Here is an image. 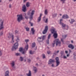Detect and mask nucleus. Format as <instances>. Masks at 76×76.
I'll return each mask as SVG.
<instances>
[{
	"mask_svg": "<svg viewBox=\"0 0 76 76\" xmlns=\"http://www.w3.org/2000/svg\"><path fill=\"white\" fill-rule=\"evenodd\" d=\"M66 27L67 28H69V27L67 26H66Z\"/></svg>",
	"mask_w": 76,
	"mask_h": 76,
	"instance_id": "e2e57ef3",
	"label": "nucleus"
},
{
	"mask_svg": "<svg viewBox=\"0 0 76 76\" xmlns=\"http://www.w3.org/2000/svg\"><path fill=\"white\" fill-rule=\"evenodd\" d=\"M22 10L23 12H26V7L25 5H24L22 7Z\"/></svg>",
	"mask_w": 76,
	"mask_h": 76,
	"instance_id": "f8f14e48",
	"label": "nucleus"
},
{
	"mask_svg": "<svg viewBox=\"0 0 76 76\" xmlns=\"http://www.w3.org/2000/svg\"><path fill=\"white\" fill-rule=\"evenodd\" d=\"M18 45H19V44L18 43H15L14 45V46L12 48V51H15V50H16V49H17V48H18Z\"/></svg>",
	"mask_w": 76,
	"mask_h": 76,
	"instance_id": "39448f33",
	"label": "nucleus"
},
{
	"mask_svg": "<svg viewBox=\"0 0 76 76\" xmlns=\"http://www.w3.org/2000/svg\"><path fill=\"white\" fill-rule=\"evenodd\" d=\"M51 37V34H49L48 37V39H49L50 38V37Z\"/></svg>",
	"mask_w": 76,
	"mask_h": 76,
	"instance_id": "e433bc0d",
	"label": "nucleus"
},
{
	"mask_svg": "<svg viewBox=\"0 0 76 76\" xmlns=\"http://www.w3.org/2000/svg\"><path fill=\"white\" fill-rule=\"evenodd\" d=\"M48 14V11H47V10H45V15H47Z\"/></svg>",
	"mask_w": 76,
	"mask_h": 76,
	"instance_id": "a878e982",
	"label": "nucleus"
},
{
	"mask_svg": "<svg viewBox=\"0 0 76 76\" xmlns=\"http://www.w3.org/2000/svg\"><path fill=\"white\" fill-rule=\"evenodd\" d=\"M31 31L32 32L33 35H34V32H35V31L34 30V28H31Z\"/></svg>",
	"mask_w": 76,
	"mask_h": 76,
	"instance_id": "4be33fe9",
	"label": "nucleus"
},
{
	"mask_svg": "<svg viewBox=\"0 0 76 76\" xmlns=\"http://www.w3.org/2000/svg\"><path fill=\"white\" fill-rule=\"evenodd\" d=\"M69 54H67V57H69Z\"/></svg>",
	"mask_w": 76,
	"mask_h": 76,
	"instance_id": "bf43d9fd",
	"label": "nucleus"
},
{
	"mask_svg": "<svg viewBox=\"0 0 76 76\" xmlns=\"http://www.w3.org/2000/svg\"><path fill=\"white\" fill-rule=\"evenodd\" d=\"M16 56H20V54L19 53H16Z\"/></svg>",
	"mask_w": 76,
	"mask_h": 76,
	"instance_id": "c9c22d12",
	"label": "nucleus"
},
{
	"mask_svg": "<svg viewBox=\"0 0 76 76\" xmlns=\"http://www.w3.org/2000/svg\"><path fill=\"white\" fill-rule=\"evenodd\" d=\"M42 76H44V75H42Z\"/></svg>",
	"mask_w": 76,
	"mask_h": 76,
	"instance_id": "338daca9",
	"label": "nucleus"
},
{
	"mask_svg": "<svg viewBox=\"0 0 76 76\" xmlns=\"http://www.w3.org/2000/svg\"><path fill=\"white\" fill-rule=\"evenodd\" d=\"M60 16H61V15H62L61 14H60Z\"/></svg>",
	"mask_w": 76,
	"mask_h": 76,
	"instance_id": "0e129e2a",
	"label": "nucleus"
},
{
	"mask_svg": "<svg viewBox=\"0 0 76 76\" xmlns=\"http://www.w3.org/2000/svg\"><path fill=\"white\" fill-rule=\"evenodd\" d=\"M17 20L18 22H20L21 21V20L23 19V18L22 17V15H17Z\"/></svg>",
	"mask_w": 76,
	"mask_h": 76,
	"instance_id": "423d86ee",
	"label": "nucleus"
},
{
	"mask_svg": "<svg viewBox=\"0 0 76 76\" xmlns=\"http://www.w3.org/2000/svg\"><path fill=\"white\" fill-rule=\"evenodd\" d=\"M54 43H53L52 44V47H54V45L56 44V45H58V46H60L61 45V41H58V39H56L54 41Z\"/></svg>",
	"mask_w": 76,
	"mask_h": 76,
	"instance_id": "7ed1b4c3",
	"label": "nucleus"
},
{
	"mask_svg": "<svg viewBox=\"0 0 76 76\" xmlns=\"http://www.w3.org/2000/svg\"><path fill=\"white\" fill-rule=\"evenodd\" d=\"M29 23H30V24H31V26H33V24L32 23H31V22H29Z\"/></svg>",
	"mask_w": 76,
	"mask_h": 76,
	"instance_id": "c03bdc74",
	"label": "nucleus"
},
{
	"mask_svg": "<svg viewBox=\"0 0 76 76\" xmlns=\"http://www.w3.org/2000/svg\"><path fill=\"white\" fill-rule=\"evenodd\" d=\"M27 31H29V28L28 27H26L25 28Z\"/></svg>",
	"mask_w": 76,
	"mask_h": 76,
	"instance_id": "7c9ffc66",
	"label": "nucleus"
},
{
	"mask_svg": "<svg viewBox=\"0 0 76 76\" xmlns=\"http://www.w3.org/2000/svg\"><path fill=\"white\" fill-rule=\"evenodd\" d=\"M27 75L28 76H31V71L29 70V73L27 74Z\"/></svg>",
	"mask_w": 76,
	"mask_h": 76,
	"instance_id": "412c9836",
	"label": "nucleus"
},
{
	"mask_svg": "<svg viewBox=\"0 0 76 76\" xmlns=\"http://www.w3.org/2000/svg\"><path fill=\"white\" fill-rule=\"evenodd\" d=\"M8 38H12V40L11 42L12 44H14L15 43V41H14V36L13 35H10L8 36Z\"/></svg>",
	"mask_w": 76,
	"mask_h": 76,
	"instance_id": "1a4fd4ad",
	"label": "nucleus"
},
{
	"mask_svg": "<svg viewBox=\"0 0 76 76\" xmlns=\"http://www.w3.org/2000/svg\"><path fill=\"white\" fill-rule=\"evenodd\" d=\"M54 60L50 59L49 60L48 63L49 64H52V63H54Z\"/></svg>",
	"mask_w": 76,
	"mask_h": 76,
	"instance_id": "4468645a",
	"label": "nucleus"
},
{
	"mask_svg": "<svg viewBox=\"0 0 76 76\" xmlns=\"http://www.w3.org/2000/svg\"><path fill=\"white\" fill-rule=\"evenodd\" d=\"M4 21L3 20H2L1 19H0V30H1V29H3V22Z\"/></svg>",
	"mask_w": 76,
	"mask_h": 76,
	"instance_id": "6e6552de",
	"label": "nucleus"
},
{
	"mask_svg": "<svg viewBox=\"0 0 76 76\" xmlns=\"http://www.w3.org/2000/svg\"><path fill=\"white\" fill-rule=\"evenodd\" d=\"M60 1L62 2V3H64L66 0H60Z\"/></svg>",
	"mask_w": 76,
	"mask_h": 76,
	"instance_id": "c756f323",
	"label": "nucleus"
},
{
	"mask_svg": "<svg viewBox=\"0 0 76 76\" xmlns=\"http://www.w3.org/2000/svg\"><path fill=\"white\" fill-rule=\"evenodd\" d=\"M65 53H66V54H67V53H68V51H66Z\"/></svg>",
	"mask_w": 76,
	"mask_h": 76,
	"instance_id": "864d4df0",
	"label": "nucleus"
},
{
	"mask_svg": "<svg viewBox=\"0 0 76 76\" xmlns=\"http://www.w3.org/2000/svg\"><path fill=\"white\" fill-rule=\"evenodd\" d=\"M35 11L32 10H31L28 13V15L29 16V18L31 20H32L33 19V16L34 15Z\"/></svg>",
	"mask_w": 76,
	"mask_h": 76,
	"instance_id": "f257e3e1",
	"label": "nucleus"
},
{
	"mask_svg": "<svg viewBox=\"0 0 76 76\" xmlns=\"http://www.w3.org/2000/svg\"><path fill=\"white\" fill-rule=\"evenodd\" d=\"M50 31L51 32L52 34H53V36L54 38H57L58 35L57 33V31H56V29L53 28L50 29Z\"/></svg>",
	"mask_w": 76,
	"mask_h": 76,
	"instance_id": "f03ea898",
	"label": "nucleus"
},
{
	"mask_svg": "<svg viewBox=\"0 0 76 76\" xmlns=\"http://www.w3.org/2000/svg\"><path fill=\"white\" fill-rule=\"evenodd\" d=\"M45 23H48V18H46L45 21Z\"/></svg>",
	"mask_w": 76,
	"mask_h": 76,
	"instance_id": "4c0bfd02",
	"label": "nucleus"
},
{
	"mask_svg": "<svg viewBox=\"0 0 76 76\" xmlns=\"http://www.w3.org/2000/svg\"><path fill=\"white\" fill-rule=\"evenodd\" d=\"M3 32H1V33L0 35H3Z\"/></svg>",
	"mask_w": 76,
	"mask_h": 76,
	"instance_id": "5fc2aeb1",
	"label": "nucleus"
},
{
	"mask_svg": "<svg viewBox=\"0 0 76 76\" xmlns=\"http://www.w3.org/2000/svg\"><path fill=\"white\" fill-rule=\"evenodd\" d=\"M60 24L62 26V28H65V27H66V24H64L63 23H61Z\"/></svg>",
	"mask_w": 76,
	"mask_h": 76,
	"instance_id": "aec40b11",
	"label": "nucleus"
},
{
	"mask_svg": "<svg viewBox=\"0 0 76 76\" xmlns=\"http://www.w3.org/2000/svg\"><path fill=\"white\" fill-rule=\"evenodd\" d=\"M28 45H27L25 47L24 49H23V48H20V51L23 52V54H25L26 53V51L28 50Z\"/></svg>",
	"mask_w": 76,
	"mask_h": 76,
	"instance_id": "20e7f679",
	"label": "nucleus"
},
{
	"mask_svg": "<svg viewBox=\"0 0 76 76\" xmlns=\"http://www.w3.org/2000/svg\"><path fill=\"white\" fill-rule=\"evenodd\" d=\"M47 53L48 54H49L50 53H51V52L50 51H48Z\"/></svg>",
	"mask_w": 76,
	"mask_h": 76,
	"instance_id": "79ce46f5",
	"label": "nucleus"
},
{
	"mask_svg": "<svg viewBox=\"0 0 76 76\" xmlns=\"http://www.w3.org/2000/svg\"><path fill=\"white\" fill-rule=\"evenodd\" d=\"M35 43L34 42L32 43V48H34V47H35Z\"/></svg>",
	"mask_w": 76,
	"mask_h": 76,
	"instance_id": "bb28decb",
	"label": "nucleus"
},
{
	"mask_svg": "<svg viewBox=\"0 0 76 76\" xmlns=\"http://www.w3.org/2000/svg\"><path fill=\"white\" fill-rule=\"evenodd\" d=\"M56 66H58L60 64V61H59V58L58 57H56Z\"/></svg>",
	"mask_w": 76,
	"mask_h": 76,
	"instance_id": "9d476101",
	"label": "nucleus"
},
{
	"mask_svg": "<svg viewBox=\"0 0 76 76\" xmlns=\"http://www.w3.org/2000/svg\"><path fill=\"white\" fill-rule=\"evenodd\" d=\"M63 51H61V56H62L63 55Z\"/></svg>",
	"mask_w": 76,
	"mask_h": 76,
	"instance_id": "58836bf2",
	"label": "nucleus"
},
{
	"mask_svg": "<svg viewBox=\"0 0 76 76\" xmlns=\"http://www.w3.org/2000/svg\"><path fill=\"white\" fill-rule=\"evenodd\" d=\"M74 21L75 20H74V19H71L69 20V22L71 23H73Z\"/></svg>",
	"mask_w": 76,
	"mask_h": 76,
	"instance_id": "5701e85b",
	"label": "nucleus"
},
{
	"mask_svg": "<svg viewBox=\"0 0 76 76\" xmlns=\"http://www.w3.org/2000/svg\"><path fill=\"white\" fill-rule=\"evenodd\" d=\"M36 66H38V64H36Z\"/></svg>",
	"mask_w": 76,
	"mask_h": 76,
	"instance_id": "052dcab7",
	"label": "nucleus"
},
{
	"mask_svg": "<svg viewBox=\"0 0 76 76\" xmlns=\"http://www.w3.org/2000/svg\"><path fill=\"white\" fill-rule=\"evenodd\" d=\"M28 63H30V62H31V59H28Z\"/></svg>",
	"mask_w": 76,
	"mask_h": 76,
	"instance_id": "a19ab883",
	"label": "nucleus"
},
{
	"mask_svg": "<svg viewBox=\"0 0 76 76\" xmlns=\"http://www.w3.org/2000/svg\"><path fill=\"white\" fill-rule=\"evenodd\" d=\"M71 42H72V43H73V42L72 40V41H71Z\"/></svg>",
	"mask_w": 76,
	"mask_h": 76,
	"instance_id": "680f3d73",
	"label": "nucleus"
},
{
	"mask_svg": "<svg viewBox=\"0 0 76 76\" xmlns=\"http://www.w3.org/2000/svg\"><path fill=\"white\" fill-rule=\"evenodd\" d=\"M48 29V26H47L45 27V29L43 32V34H46V32H47Z\"/></svg>",
	"mask_w": 76,
	"mask_h": 76,
	"instance_id": "9b49d317",
	"label": "nucleus"
},
{
	"mask_svg": "<svg viewBox=\"0 0 76 76\" xmlns=\"http://www.w3.org/2000/svg\"><path fill=\"white\" fill-rule=\"evenodd\" d=\"M54 64H52V67H54Z\"/></svg>",
	"mask_w": 76,
	"mask_h": 76,
	"instance_id": "13d9d810",
	"label": "nucleus"
},
{
	"mask_svg": "<svg viewBox=\"0 0 76 76\" xmlns=\"http://www.w3.org/2000/svg\"><path fill=\"white\" fill-rule=\"evenodd\" d=\"M61 40L62 42H64V41L63 40V39H61Z\"/></svg>",
	"mask_w": 76,
	"mask_h": 76,
	"instance_id": "3c124183",
	"label": "nucleus"
},
{
	"mask_svg": "<svg viewBox=\"0 0 76 76\" xmlns=\"http://www.w3.org/2000/svg\"><path fill=\"white\" fill-rule=\"evenodd\" d=\"M69 53H71L72 52V51L71 50H69Z\"/></svg>",
	"mask_w": 76,
	"mask_h": 76,
	"instance_id": "6e6d98bb",
	"label": "nucleus"
},
{
	"mask_svg": "<svg viewBox=\"0 0 76 76\" xmlns=\"http://www.w3.org/2000/svg\"><path fill=\"white\" fill-rule=\"evenodd\" d=\"M30 54H32L33 53L32 52V51H30Z\"/></svg>",
	"mask_w": 76,
	"mask_h": 76,
	"instance_id": "a18cd8bd",
	"label": "nucleus"
},
{
	"mask_svg": "<svg viewBox=\"0 0 76 76\" xmlns=\"http://www.w3.org/2000/svg\"><path fill=\"white\" fill-rule=\"evenodd\" d=\"M9 7H10V8H11V7H12V5H11V4H10Z\"/></svg>",
	"mask_w": 76,
	"mask_h": 76,
	"instance_id": "8fccbe9b",
	"label": "nucleus"
},
{
	"mask_svg": "<svg viewBox=\"0 0 76 76\" xmlns=\"http://www.w3.org/2000/svg\"><path fill=\"white\" fill-rule=\"evenodd\" d=\"M67 35H65L64 36H62V38H66V37Z\"/></svg>",
	"mask_w": 76,
	"mask_h": 76,
	"instance_id": "f704fd0d",
	"label": "nucleus"
},
{
	"mask_svg": "<svg viewBox=\"0 0 76 76\" xmlns=\"http://www.w3.org/2000/svg\"><path fill=\"white\" fill-rule=\"evenodd\" d=\"M69 18V16L67 15H63L62 16V18L63 19H67V18Z\"/></svg>",
	"mask_w": 76,
	"mask_h": 76,
	"instance_id": "dca6fc26",
	"label": "nucleus"
},
{
	"mask_svg": "<svg viewBox=\"0 0 76 76\" xmlns=\"http://www.w3.org/2000/svg\"><path fill=\"white\" fill-rule=\"evenodd\" d=\"M26 1H27V0H24L23 1L24 2H26Z\"/></svg>",
	"mask_w": 76,
	"mask_h": 76,
	"instance_id": "4d7b16f0",
	"label": "nucleus"
},
{
	"mask_svg": "<svg viewBox=\"0 0 76 76\" xmlns=\"http://www.w3.org/2000/svg\"><path fill=\"white\" fill-rule=\"evenodd\" d=\"M45 17H44L43 18V20L44 21H45Z\"/></svg>",
	"mask_w": 76,
	"mask_h": 76,
	"instance_id": "de8ad7c7",
	"label": "nucleus"
},
{
	"mask_svg": "<svg viewBox=\"0 0 76 76\" xmlns=\"http://www.w3.org/2000/svg\"><path fill=\"white\" fill-rule=\"evenodd\" d=\"M61 21H63V19H61L60 20V24H61V23H63L61 22Z\"/></svg>",
	"mask_w": 76,
	"mask_h": 76,
	"instance_id": "ea45409f",
	"label": "nucleus"
},
{
	"mask_svg": "<svg viewBox=\"0 0 76 76\" xmlns=\"http://www.w3.org/2000/svg\"><path fill=\"white\" fill-rule=\"evenodd\" d=\"M20 60L21 61H23V58L22 57H20Z\"/></svg>",
	"mask_w": 76,
	"mask_h": 76,
	"instance_id": "2f4dec72",
	"label": "nucleus"
},
{
	"mask_svg": "<svg viewBox=\"0 0 76 76\" xmlns=\"http://www.w3.org/2000/svg\"><path fill=\"white\" fill-rule=\"evenodd\" d=\"M15 41L17 42H19L20 40L19 39V37L18 36H16L15 37Z\"/></svg>",
	"mask_w": 76,
	"mask_h": 76,
	"instance_id": "a211bd4d",
	"label": "nucleus"
},
{
	"mask_svg": "<svg viewBox=\"0 0 76 76\" xmlns=\"http://www.w3.org/2000/svg\"><path fill=\"white\" fill-rule=\"evenodd\" d=\"M41 16H42V14H40V16L38 17V20H37V22H39L41 21Z\"/></svg>",
	"mask_w": 76,
	"mask_h": 76,
	"instance_id": "2eb2a0df",
	"label": "nucleus"
},
{
	"mask_svg": "<svg viewBox=\"0 0 76 76\" xmlns=\"http://www.w3.org/2000/svg\"><path fill=\"white\" fill-rule=\"evenodd\" d=\"M47 42L48 44H49V40H48L47 41Z\"/></svg>",
	"mask_w": 76,
	"mask_h": 76,
	"instance_id": "49530a36",
	"label": "nucleus"
},
{
	"mask_svg": "<svg viewBox=\"0 0 76 76\" xmlns=\"http://www.w3.org/2000/svg\"><path fill=\"white\" fill-rule=\"evenodd\" d=\"M1 55H2V52L0 51V56H1Z\"/></svg>",
	"mask_w": 76,
	"mask_h": 76,
	"instance_id": "09e8293b",
	"label": "nucleus"
},
{
	"mask_svg": "<svg viewBox=\"0 0 76 76\" xmlns=\"http://www.w3.org/2000/svg\"><path fill=\"white\" fill-rule=\"evenodd\" d=\"M42 56L43 58H45V55L44 54H43L42 55Z\"/></svg>",
	"mask_w": 76,
	"mask_h": 76,
	"instance_id": "72a5a7b5",
	"label": "nucleus"
},
{
	"mask_svg": "<svg viewBox=\"0 0 76 76\" xmlns=\"http://www.w3.org/2000/svg\"><path fill=\"white\" fill-rule=\"evenodd\" d=\"M45 37H46V36H43V37H38L37 40L39 42H42V41L45 39Z\"/></svg>",
	"mask_w": 76,
	"mask_h": 76,
	"instance_id": "0eeeda50",
	"label": "nucleus"
},
{
	"mask_svg": "<svg viewBox=\"0 0 76 76\" xmlns=\"http://www.w3.org/2000/svg\"><path fill=\"white\" fill-rule=\"evenodd\" d=\"M68 47L69 48H71V49H72V50L73 49H74V48H75V47H74V46H73V45L72 44L69 45H68Z\"/></svg>",
	"mask_w": 76,
	"mask_h": 76,
	"instance_id": "f3484780",
	"label": "nucleus"
},
{
	"mask_svg": "<svg viewBox=\"0 0 76 76\" xmlns=\"http://www.w3.org/2000/svg\"><path fill=\"white\" fill-rule=\"evenodd\" d=\"M10 1H12V0H9Z\"/></svg>",
	"mask_w": 76,
	"mask_h": 76,
	"instance_id": "774afa93",
	"label": "nucleus"
},
{
	"mask_svg": "<svg viewBox=\"0 0 76 76\" xmlns=\"http://www.w3.org/2000/svg\"><path fill=\"white\" fill-rule=\"evenodd\" d=\"M24 15L25 17V18H26V19H28L29 18V17H28V16L26 15L25 13L24 14Z\"/></svg>",
	"mask_w": 76,
	"mask_h": 76,
	"instance_id": "393cba45",
	"label": "nucleus"
},
{
	"mask_svg": "<svg viewBox=\"0 0 76 76\" xmlns=\"http://www.w3.org/2000/svg\"><path fill=\"white\" fill-rule=\"evenodd\" d=\"M26 6L27 7H29V2H27L26 4Z\"/></svg>",
	"mask_w": 76,
	"mask_h": 76,
	"instance_id": "c85d7f7f",
	"label": "nucleus"
},
{
	"mask_svg": "<svg viewBox=\"0 0 76 76\" xmlns=\"http://www.w3.org/2000/svg\"><path fill=\"white\" fill-rule=\"evenodd\" d=\"M74 0V1H76V0Z\"/></svg>",
	"mask_w": 76,
	"mask_h": 76,
	"instance_id": "69168bd1",
	"label": "nucleus"
},
{
	"mask_svg": "<svg viewBox=\"0 0 76 76\" xmlns=\"http://www.w3.org/2000/svg\"><path fill=\"white\" fill-rule=\"evenodd\" d=\"M34 68V71L35 73H36L37 71V69L36 67H33Z\"/></svg>",
	"mask_w": 76,
	"mask_h": 76,
	"instance_id": "b1692460",
	"label": "nucleus"
},
{
	"mask_svg": "<svg viewBox=\"0 0 76 76\" xmlns=\"http://www.w3.org/2000/svg\"><path fill=\"white\" fill-rule=\"evenodd\" d=\"M64 59L67 58V57H66V56H64Z\"/></svg>",
	"mask_w": 76,
	"mask_h": 76,
	"instance_id": "603ef678",
	"label": "nucleus"
},
{
	"mask_svg": "<svg viewBox=\"0 0 76 76\" xmlns=\"http://www.w3.org/2000/svg\"><path fill=\"white\" fill-rule=\"evenodd\" d=\"M11 64L12 66V67L14 69H15V64L14 61H12L11 63Z\"/></svg>",
	"mask_w": 76,
	"mask_h": 76,
	"instance_id": "ddd939ff",
	"label": "nucleus"
},
{
	"mask_svg": "<svg viewBox=\"0 0 76 76\" xmlns=\"http://www.w3.org/2000/svg\"><path fill=\"white\" fill-rule=\"evenodd\" d=\"M55 53L54 54H55V55H56L57 54H58V53H59V50H58L56 52V51H55Z\"/></svg>",
	"mask_w": 76,
	"mask_h": 76,
	"instance_id": "cd10ccee",
	"label": "nucleus"
},
{
	"mask_svg": "<svg viewBox=\"0 0 76 76\" xmlns=\"http://www.w3.org/2000/svg\"><path fill=\"white\" fill-rule=\"evenodd\" d=\"M57 15V13H55L53 15V16H56Z\"/></svg>",
	"mask_w": 76,
	"mask_h": 76,
	"instance_id": "37998d69",
	"label": "nucleus"
},
{
	"mask_svg": "<svg viewBox=\"0 0 76 76\" xmlns=\"http://www.w3.org/2000/svg\"><path fill=\"white\" fill-rule=\"evenodd\" d=\"M29 41V39H25V41L26 42V43H27V42H28Z\"/></svg>",
	"mask_w": 76,
	"mask_h": 76,
	"instance_id": "473e14b6",
	"label": "nucleus"
},
{
	"mask_svg": "<svg viewBox=\"0 0 76 76\" xmlns=\"http://www.w3.org/2000/svg\"><path fill=\"white\" fill-rule=\"evenodd\" d=\"M9 71H7L5 72V76H9Z\"/></svg>",
	"mask_w": 76,
	"mask_h": 76,
	"instance_id": "6ab92c4d",
	"label": "nucleus"
}]
</instances>
